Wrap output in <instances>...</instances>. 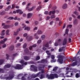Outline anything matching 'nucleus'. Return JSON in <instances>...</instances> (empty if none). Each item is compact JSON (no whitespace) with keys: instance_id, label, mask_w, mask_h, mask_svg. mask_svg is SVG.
I'll use <instances>...</instances> for the list:
<instances>
[{"instance_id":"nucleus-22","label":"nucleus","mask_w":80,"mask_h":80,"mask_svg":"<svg viewBox=\"0 0 80 80\" xmlns=\"http://www.w3.org/2000/svg\"><path fill=\"white\" fill-rule=\"evenodd\" d=\"M78 23V21L77 20V19H75L74 21V25H76Z\"/></svg>"},{"instance_id":"nucleus-42","label":"nucleus","mask_w":80,"mask_h":80,"mask_svg":"<svg viewBox=\"0 0 80 80\" xmlns=\"http://www.w3.org/2000/svg\"><path fill=\"white\" fill-rule=\"evenodd\" d=\"M3 43H5V42L3 40H2L0 42V44H3Z\"/></svg>"},{"instance_id":"nucleus-26","label":"nucleus","mask_w":80,"mask_h":80,"mask_svg":"<svg viewBox=\"0 0 80 80\" xmlns=\"http://www.w3.org/2000/svg\"><path fill=\"white\" fill-rule=\"evenodd\" d=\"M20 31V29H18L17 30V31L16 32H14V35H15L16 36H17L18 34V32Z\"/></svg>"},{"instance_id":"nucleus-49","label":"nucleus","mask_w":80,"mask_h":80,"mask_svg":"<svg viewBox=\"0 0 80 80\" xmlns=\"http://www.w3.org/2000/svg\"><path fill=\"white\" fill-rule=\"evenodd\" d=\"M2 72V73H3V69L0 68V73Z\"/></svg>"},{"instance_id":"nucleus-59","label":"nucleus","mask_w":80,"mask_h":80,"mask_svg":"<svg viewBox=\"0 0 80 80\" xmlns=\"http://www.w3.org/2000/svg\"><path fill=\"white\" fill-rule=\"evenodd\" d=\"M6 44H4L2 46V48H5L6 47Z\"/></svg>"},{"instance_id":"nucleus-4","label":"nucleus","mask_w":80,"mask_h":80,"mask_svg":"<svg viewBox=\"0 0 80 80\" xmlns=\"http://www.w3.org/2000/svg\"><path fill=\"white\" fill-rule=\"evenodd\" d=\"M45 67V65H43L42 64H39V67H38L39 71H41V70H42V68H43V69Z\"/></svg>"},{"instance_id":"nucleus-16","label":"nucleus","mask_w":80,"mask_h":80,"mask_svg":"<svg viewBox=\"0 0 80 80\" xmlns=\"http://www.w3.org/2000/svg\"><path fill=\"white\" fill-rule=\"evenodd\" d=\"M24 59L25 60H30V57L27 56H25L24 57Z\"/></svg>"},{"instance_id":"nucleus-53","label":"nucleus","mask_w":80,"mask_h":80,"mask_svg":"<svg viewBox=\"0 0 80 80\" xmlns=\"http://www.w3.org/2000/svg\"><path fill=\"white\" fill-rule=\"evenodd\" d=\"M18 25V22H16L14 24V25L15 26H17Z\"/></svg>"},{"instance_id":"nucleus-47","label":"nucleus","mask_w":80,"mask_h":80,"mask_svg":"<svg viewBox=\"0 0 80 80\" xmlns=\"http://www.w3.org/2000/svg\"><path fill=\"white\" fill-rule=\"evenodd\" d=\"M51 62L52 63H53V62H56V60L54 59H52L51 60Z\"/></svg>"},{"instance_id":"nucleus-24","label":"nucleus","mask_w":80,"mask_h":80,"mask_svg":"<svg viewBox=\"0 0 80 80\" xmlns=\"http://www.w3.org/2000/svg\"><path fill=\"white\" fill-rule=\"evenodd\" d=\"M28 48H26L24 50V52L25 53H28Z\"/></svg>"},{"instance_id":"nucleus-1","label":"nucleus","mask_w":80,"mask_h":80,"mask_svg":"<svg viewBox=\"0 0 80 80\" xmlns=\"http://www.w3.org/2000/svg\"><path fill=\"white\" fill-rule=\"evenodd\" d=\"M58 77V75L56 73L51 74L50 75L47 74L46 78H48V79H51L52 80L54 79L55 78H57Z\"/></svg>"},{"instance_id":"nucleus-7","label":"nucleus","mask_w":80,"mask_h":80,"mask_svg":"<svg viewBox=\"0 0 80 80\" xmlns=\"http://www.w3.org/2000/svg\"><path fill=\"white\" fill-rule=\"evenodd\" d=\"M63 58H58V62H59V63H60V64H62L63 63Z\"/></svg>"},{"instance_id":"nucleus-17","label":"nucleus","mask_w":80,"mask_h":80,"mask_svg":"<svg viewBox=\"0 0 80 80\" xmlns=\"http://www.w3.org/2000/svg\"><path fill=\"white\" fill-rule=\"evenodd\" d=\"M37 46V44H34L32 46H30L29 48V50H31L32 49V47H36Z\"/></svg>"},{"instance_id":"nucleus-13","label":"nucleus","mask_w":80,"mask_h":80,"mask_svg":"<svg viewBox=\"0 0 80 80\" xmlns=\"http://www.w3.org/2000/svg\"><path fill=\"white\" fill-rule=\"evenodd\" d=\"M62 8L63 9H65L67 8V4L64 3L62 6Z\"/></svg>"},{"instance_id":"nucleus-38","label":"nucleus","mask_w":80,"mask_h":80,"mask_svg":"<svg viewBox=\"0 0 80 80\" xmlns=\"http://www.w3.org/2000/svg\"><path fill=\"white\" fill-rule=\"evenodd\" d=\"M13 17H9L8 18V20H13Z\"/></svg>"},{"instance_id":"nucleus-43","label":"nucleus","mask_w":80,"mask_h":80,"mask_svg":"<svg viewBox=\"0 0 80 80\" xmlns=\"http://www.w3.org/2000/svg\"><path fill=\"white\" fill-rule=\"evenodd\" d=\"M68 29H66V31H65V33L66 34H68Z\"/></svg>"},{"instance_id":"nucleus-57","label":"nucleus","mask_w":80,"mask_h":80,"mask_svg":"<svg viewBox=\"0 0 80 80\" xmlns=\"http://www.w3.org/2000/svg\"><path fill=\"white\" fill-rule=\"evenodd\" d=\"M27 36V33H25L23 34V37H26Z\"/></svg>"},{"instance_id":"nucleus-6","label":"nucleus","mask_w":80,"mask_h":80,"mask_svg":"<svg viewBox=\"0 0 80 80\" xmlns=\"http://www.w3.org/2000/svg\"><path fill=\"white\" fill-rule=\"evenodd\" d=\"M2 26H4L3 28L5 29L6 28H9L10 27V26L8 25H6L5 23H2Z\"/></svg>"},{"instance_id":"nucleus-55","label":"nucleus","mask_w":80,"mask_h":80,"mask_svg":"<svg viewBox=\"0 0 80 80\" xmlns=\"http://www.w3.org/2000/svg\"><path fill=\"white\" fill-rule=\"evenodd\" d=\"M42 42V40H39L38 41V43H40Z\"/></svg>"},{"instance_id":"nucleus-58","label":"nucleus","mask_w":80,"mask_h":80,"mask_svg":"<svg viewBox=\"0 0 80 80\" xmlns=\"http://www.w3.org/2000/svg\"><path fill=\"white\" fill-rule=\"evenodd\" d=\"M22 16L23 17H25L27 16V14L25 13H23L22 14Z\"/></svg>"},{"instance_id":"nucleus-3","label":"nucleus","mask_w":80,"mask_h":80,"mask_svg":"<svg viewBox=\"0 0 80 80\" xmlns=\"http://www.w3.org/2000/svg\"><path fill=\"white\" fill-rule=\"evenodd\" d=\"M14 77V74L13 73H11L10 74L8 77H7L6 78V79L7 80H11V79H12Z\"/></svg>"},{"instance_id":"nucleus-41","label":"nucleus","mask_w":80,"mask_h":80,"mask_svg":"<svg viewBox=\"0 0 80 80\" xmlns=\"http://www.w3.org/2000/svg\"><path fill=\"white\" fill-rule=\"evenodd\" d=\"M16 12L18 13L19 12H21V10L20 9H17L16 10Z\"/></svg>"},{"instance_id":"nucleus-18","label":"nucleus","mask_w":80,"mask_h":80,"mask_svg":"<svg viewBox=\"0 0 80 80\" xmlns=\"http://www.w3.org/2000/svg\"><path fill=\"white\" fill-rule=\"evenodd\" d=\"M11 67V65L9 64H7L5 65L4 66V68H10Z\"/></svg>"},{"instance_id":"nucleus-10","label":"nucleus","mask_w":80,"mask_h":80,"mask_svg":"<svg viewBox=\"0 0 80 80\" xmlns=\"http://www.w3.org/2000/svg\"><path fill=\"white\" fill-rule=\"evenodd\" d=\"M67 38H64L63 42L62 45H66V44H67Z\"/></svg>"},{"instance_id":"nucleus-35","label":"nucleus","mask_w":80,"mask_h":80,"mask_svg":"<svg viewBox=\"0 0 80 80\" xmlns=\"http://www.w3.org/2000/svg\"><path fill=\"white\" fill-rule=\"evenodd\" d=\"M41 8V6H39L38 7L37 9V11H39L40 10V9Z\"/></svg>"},{"instance_id":"nucleus-19","label":"nucleus","mask_w":80,"mask_h":80,"mask_svg":"<svg viewBox=\"0 0 80 80\" xmlns=\"http://www.w3.org/2000/svg\"><path fill=\"white\" fill-rule=\"evenodd\" d=\"M77 65V62L75 61V62H73L71 66L72 67H74L76 66Z\"/></svg>"},{"instance_id":"nucleus-51","label":"nucleus","mask_w":80,"mask_h":80,"mask_svg":"<svg viewBox=\"0 0 80 80\" xmlns=\"http://www.w3.org/2000/svg\"><path fill=\"white\" fill-rule=\"evenodd\" d=\"M74 13L75 14V15H77L78 14V13L77 12V11H75L74 12Z\"/></svg>"},{"instance_id":"nucleus-60","label":"nucleus","mask_w":80,"mask_h":80,"mask_svg":"<svg viewBox=\"0 0 80 80\" xmlns=\"http://www.w3.org/2000/svg\"><path fill=\"white\" fill-rule=\"evenodd\" d=\"M45 73V71H44V70L42 69L41 70V73Z\"/></svg>"},{"instance_id":"nucleus-8","label":"nucleus","mask_w":80,"mask_h":80,"mask_svg":"<svg viewBox=\"0 0 80 80\" xmlns=\"http://www.w3.org/2000/svg\"><path fill=\"white\" fill-rule=\"evenodd\" d=\"M57 57L58 58H64L65 61V60L66 59V58L65 57L63 56H62L61 55H58Z\"/></svg>"},{"instance_id":"nucleus-54","label":"nucleus","mask_w":80,"mask_h":80,"mask_svg":"<svg viewBox=\"0 0 80 80\" xmlns=\"http://www.w3.org/2000/svg\"><path fill=\"white\" fill-rule=\"evenodd\" d=\"M48 12L46 11H45L44 12V14H45V15H48Z\"/></svg>"},{"instance_id":"nucleus-14","label":"nucleus","mask_w":80,"mask_h":80,"mask_svg":"<svg viewBox=\"0 0 80 80\" xmlns=\"http://www.w3.org/2000/svg\"><path fill=\"white\" fill-rule=\"evenodd\" d=\"M40 79H43L45 78V75L43 74H41L39 77Z\"/></svg>"},{"instance_id":"nucleus-48","label":"nucleus","mask_w":80,"mask_h":80,"mask_svg":"<svg viewBox=\"0 0 80 80\" xmlns=\"http://www.w3.org/2000/svg\"><path fill=\"white\" fill-rule=\"evenodd\" d=\"M21 45V44L20 43H18L17 44L16 47H20Z\"/></svg>"},{"instance_id":"nucleus-15","label":"nucleus","mask_w":80,"mask_h":80,"mask_svg":"<svg viewBox=\"0 0 80 80\" xmlns=\"http://www.w3.org/2000/svg\"><path fill=\"white\" fill-rule=\"evenodd\" d=\"M55 10L50 11L49 12V15H51V13H52V14H55Z\"/></svg>"},{"instance_id":"nucleus-36","label":"nucleus","mask_w":80,"mask_h":80,"mask_svg":"<svg viewBox=\"0 0 80 80\" xmlns=\"http://www.w3.org/2000/svg\"><path fill=\"white\" fill-rule=\"evenodd\" d=\"M5 12L4 11H2L0 13L1 15H5Z\"/></svg>"},{"instance_id":"nucleus-64","label":"nucleus","mask_w":80,"mask_h":80,"mask_svg":"<svg viewBox=\"0 0 80 80\" xmlns=\"http://www.w3.org/2000/svg\"><path fill=\"white\" fill-rule=\"evenodd\" d=\"M26 2H23L22 3V5H26Z\"/></svg>"},{"instance_id":"nucleus-27","label":"nucleus","mask_w":80,"mask_h":80,"mask_svg":"<svg viewBox=\"0 0 80 80\" xmlns=\"http://www.w3.org/2000/svg\"><path fill=\"white\" fill-rule=\"evenodd\" d=\"M64 48H65V47H62L61 48H60L59 50V52H62V50H63Z\"/></svg>"},{"instance_id":"nucleus-62","label":"nucleus","mask_w":80,"mask_h":80,"mask_svg":"<svg viewBox=\"0 0 80 80\" xmlns=\"http://www.w3.org/2000/svg\"><path fill=\"white\" fill-rule=\"evenodd\" d=\"M50 17L49 16L47 17L46 20H49V19H50Z\"/></svg>"},{"instance_id":"nucleus-50","label":"nucleus","mask_w":80,"mask_h":80,"mask_svg":"<svg viewBox=\"0 0 80 80\" xmlns=\"http://www.w3.org/2000/svg\"><path fill=\"white\" fill-rule=\"evenodd\" d=\"M57 8V6H54L53 8H52V10H55Z\"/></svg>"},{"instance_id":"nucleus-44","label":"nucleus","mask_w":80,"mask_h":80,"mask_svg":"<svg viewBox=\"0 0 80 80\" xmlns=\"http://www.w3.org/2000/svg\"><path fill=\"white\" fill-rule=\"evenodd\" d=\"M20 63H21L22 64H23L24 63V61L23 60H21L20 61Z\"/></svg>"},{"instance_id":"nucleus-45","label":"nucleus","mask_w":80,"mask_h":80,"mask_svg":"<svg viewBox=\"0 0 80 80\" xmlns=\"http://www.w3.org/2000/svg\"><path fill=\"white\" fill-rule=\"evenodd\" d=\"M72 27V25H68L67 26V28H68V27H70V28H71Z\"/></svg>"},{"instance_id":"nucleus-30","label":"nucleus","mask_w":80,"mask_h":80,"mask_svg":"<svg viewBox=\"0 0 80 80\" xmlns=\"http://www.w3.org/2000/svg\"><path fill=\"white\" fill-rule=\"evenodd\" d=\"M4 60L3 59H1L0 60V65H1L3 63Z\"/></svg>"},{"instance_id":"nucleus-61","label":"nucleus","mask_w":80,"mask_h":80,"mask_svg":"<svg viewBox=\"0 0 80 80\" xmlns=\"http://www.w3.org/2000/svg\"><path fill=\"white\" fill-rule=\"evenodd\" d=\"M15 8V5L14 4H12V9H13V8Z\"/></svg>"},{"instance_id":"nucleus-20","label":"nucleus","mask_w":80,"mask_h":80,"mask_svg":"<svg viewBox=\"0 0 80 80\" xmlns=\"http://www.w3.org/2000/svg\"><path fill=\"white\" fill-rule=\"evenodd\" d=\"M5 32V30H3L2 31V32L1 34V35L2 36H3V35H5V33L4 32Z\"/></svg>"},{"instance_id":"nucleus-21","label":"nucleus","mask_w":80,"mask_h":80,"mask_svg":"<svg viewBox=\"0 0 80 80\" xmlns=\"http://www.w3.org/2000/svg\"><path fill=\"white\" fill-rule=\"evenodd\" d=\"M30 27H25L24 29V30H27V31H28L29 30H30Z\"/></svg>"},{"instance_id":"nucleus-28","label":"nucleus","mask_w":80,"mask_h":80,"mask_svg":"<svg viewBox=\"0 0 80 80\" xmlns=\"http://www.w3.org/2000/svg\"><path fill=\"white\" fill-rule=\"evenodd\" d=\"M44 45L45 47H49V45H48V42H47L46 44H44Z\"/></svg>"},{"instance_id":"nucleus-29","label":"nucleus","mask_w":80,"mask_h":80,"mask_svg":"<svg viewBox=\"0 0 80 80\" xmlns=\"http://www.w3.org/2000/svg\"><path fill=\"white\" fill-rule=\"evenodd\" d=\"M37 33L39 35H40L42 33V31H41V30H38V31Z\"/></svg>"},{"instance_id":"nucleus-9","label":"nucleus","mask_w":80,"mask_h":80,"mask_svg":"<svg viewBox=\"0 0 80 80\" xmlns=\"http://www.w3.org/2000/svg\"><path fill=\"white\" fill-rule=\"evenodd\" d=\"M41 74V72H40L38 73L36 75H34L33 76V78H36V77H40V75Z\"/></svg>"},{"instance_id":"nucleus-39","label":"nucleus","mask_w":80,"mask_h":80,"mask_svg":"<svg viewBox=\"0 0 80 80\" xmlns=\"http://www.w3.org/2000/svg\"><path fill=\"white\" fill-rule=\"evenodd\" d=\"M26 47H27V44L25 43L23 45V48H26Z\"/></svg>"},{"instance_id":"nucleus-52","label":"nucleus","mask_w":80,"mask_h":80,"mask_svg":"<svg viewBox=\"0 0 80 80\" xmlns=\"http://www.w3.org/2000/svg\"><path fill=\"white\" fill-rule=\"evenodd\" d=\"M51 58L52 59H54L55 58V56H54L53 55H52L51 56Z\"/></svg>"},{"instance_id":"nucleus-33","label":"nucleus","mask_w":80,"mask_h":80,"mask_svg":"<svg viewBox=\"0 0 80 80\" xmlns=\"http://www.w3.org/2000/svg\"><path fill=\"white\" fill-rule=\"evenodd\" d=\"M75 77L76 78H79V77H80V75H79V74H78V73H77L76 74Z\"/></svg>"},{"instance_id":"nucleus-31","label":"nucleus","mask_w":80,"mask_h":80,"mask_svg":"<svg viewBox=\"0 0 80 80\" xmlns=\"http://www.w3.org/2000/svg\"><path fill=\"white\" fill-rule=\"evenodd\" d=\"M58 69V67H56L53 68L52 71H56V70H57Z\"/></svg>"},{"instance_id":"nucleus-37","label":"nucleus","mask_w":80,"mask_h":80,"mask_svg":"<svg viewBox=\"0 0 80 80\" xmlns=\"http://www.w3.org/2000/svg\"><path fill=\"white\" fill-rule=\"evenodd\" d=\"M55 18V16L53 14L51 16V18H52V19L53 18Z\"/></svg>"},{"instance_id":"nucleus-34","label":"nucleus","mask_w":80,"mask_h":80,"mask_svg":"<svg viewBox=\"0 0 80 80\" xmlns=\"http://www.w3.org/2000/svg\"><path fill=\"white\" fill-rule=\"evenodd\" d=\"M6 56L7 57L6 58V59H7V60H8L9 57H10V55H9L8 54H6Z\"/></svg>"},{"instance_id":"nucleus-12","label":"nucleus","mask_w":80,"mask_h":80,"mask_svg":"<svg viewBox=\"0 0 80 80\" xmlns=\"http://www.w3.org/2000/svg\"><path fill=\"white\" fill-rule=\"evenodd\" d=\"M41 63H47V60L46 59H42L41 60Z\"/></svg>"},{"instance_id":"nucleus-46","label":"nucleus","mask_w":80,"mask_h":80,"mask_svg":"<svg viewBox=\"0 0 80 80\" xmlns=\"http://www.w3.org/2000/svg\"><path fill=\"white\" fill-rule=\"evenodd\" d=\"M41 38L43 39L45 38V35H42L41 36Z\"/></svg>"},{"instance_id":"nucleus-63","label":"nucleus","mask_w":80,"mask_h":80,"mask_svg":"<svg viewBox=\"0 0 80 80\" xmlns=\"http://www.w3.org/2000/svg\"><path fill=\"white\" fill-rule=\"evenodd\" d=\"M42 50H46L47 48L45 47H44L42 48Z\"/></svg>"},{"instance_id":"nucleus-25","label":"nucleus","mask_w":80,"mask_h":80,"mask_svg":"<svg viewBox=\"0 0 80 80\" xmlns=\"http://www.w3.org/2000/svg\"><path fill=\"white\" fill-rule=\"evenodd\" d=\"M9 32H10V30L8 29L6 32V35H10V34H9Z\"/></svg>"},{"instance_id":"nucleus-5","label":"nucleus","mask_w":80,"mask_h":80,"mask_svg":"<svg viewBox=\"0 0 80 80\" xmlns=\"http://www.w3.org/2000/svg\"><path fill=\"white\" fill-rule=\"evenodd\" d=\"M31 68H32V70L34 72H37V67L34 65H31Z\"/></svg>"},{"instance_id":"nucleus-56","label":"nucleus","mask_w":80,"mask_h":80,"mask_svg":"<svg viewBox=\"0 0 80 80\" xmlns=\"http://www.w3.org/2000/svg\"><path fill=\"white\" fill-rule=\"evenodd\" d=\"M21 79L22 80H25V77L24 76H22Z\"/></svg>"},{"instance_id":"nucleus-11","label":"nucleus","mask_w":80,"mask_h":80,"mask_svg":"<svg viewBox=\"0 0 80 80\" xmlns=\"http://www.w3.org/2000/svg\"><path fill=\"white\" fill-rule=\"evenodd\" d=\"M32 15H33V14L32 13H28L27 14V18H30L31 17H32Z\"/></svg>"},{"instance_id":"nucleus-40","label":"nucleus","mask_w":80,"mask_h":80,"mask_svg":"<svg viewBox=\"0 0 80 80\" xmlns=\"http://www.w3.org/2000/svg\"><path fill=\"white\" fill-rule=\"evenodd\" d=\"M33 7H32V8H30L29 9H28V11H29V12L32 11V10H33Z\"/></svg>"},{"instance_id":"nucleus-2","label":"nucleus","mask_w":80,"mask_h":80,"mask_svg":"<svg viewBox=\"0 0 80 80\" xmlns=\"http://www.w3.org/2000/svg\"><path fill=\"white\" fill-rule=\"evenodd\" d=\"M23 66L22 65L18 64L16 65V66H12V68H14L16 70H22L23 69Z\"/></svg>"},{"instance_id":"nucleus-23","label":"nucleus","mask_w":80,"mask_h":80,"mask_svg":"<svg viewBox=\"0 0 80 80\" xmlns=\"http://www.w3.org/2000/svg\"><path fill=\"white\" fill-rule=\"evenodd\" d=\"M9 49L11 51H12V50H13V49H14V46H11L10 47Z\"/></svg>"},{"instance_id":"nucleus-32","label":"nucleus","mask_w":80,"mask_h":80,"mask_svg":"<svg viewBox=\"0 0 80 80\" xmlns=\"http://www.w3.org/2000/svg\"><path fill=\"white\" fill-rule=\"evenodd\" d=\"M40 59V57L39 56H38L36 58V60H39Z\"/></svg>"}]
</instances>
